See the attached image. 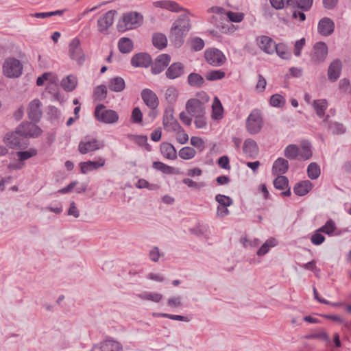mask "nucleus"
Here are the masks:
<instances>
[{"instance_id":"26","label":"nucleus","mask_w":351,"mask_h":351,"mask_svg":"<svg viewBox=\"0 0 351 351\" xmlns=\"http://www.w3.org/2000/svg\"><path fill=\"white\" fill-rule=\"evenodd\" d=\"M47 92L50 95V99L51 101H57L60 104H62L64 101V97L58 88L56 84L50 83L46 88Z\"/></svg>"},{"instance_id":"58","label":"nucleus","mask_w":351,"mask_h":351,"mask_svg":"<svg viewBox=\"0 0 351 351\" xmlns=\"http://www.w3.org/2000/svg\"><path fill=\"white\" fill-rule=\"evenodd\" d=\"M195 111H182L179 117L180 120L186 125H190L192 121V117L195 116V114L191 112H195Z\"/></svg>"},{"instance_id":"52","label":"nucleus","mask_w":351,"mask_h":351,"mask_svg":"<svg viewBox=\"0 0 351 351\" xmlns=\"http://www.w3.org/2000/svg\"><path fill=\"white\" fill-rule=\"evenodd\" d=\"M37 154V151L35 149L31 148L26 151L17 152L16 155L19 156V160L21 162L30 158Z\"/></svg>"},{"instance_id":"29","label":"nucleus","mask_w":351,"mask_h":351,"mask_svg":"<svg viewBox=\"0 0 351 351\" xmlns=\"http://www.w3.org/2000/svg\"><path fill=\"white\" fill-rule=\"evenodd\" d=\"M60 84L66 92L73 91L77 86V78L74 75H69L61 80Z\"/></svg>"},{"instance_id":"55","label":"nucleus","mask_w":351,"mask_h":351,"mask_svg":"<svg viewBox=\"0 0 351 351\" xmlns=\"http://www.w3.org/2000/svg\"><path fill=\"white\" fill-rule=\"evenodd\" d=\"M296 2V8L300 9L303 12H307L311 8L313 0H297Z\"/></svg>"},{"instance_id":"8","label":"nucleus","mask_w":351,"mask_h":351,"mask_svg":"<svg viewBox=\"0 0 351 351\" xmlns=\"http://www.w3.org/2000/svg\"><path fill=\"white\" fill-rule=\"evenodd\" d=\"M195 98L189 99L185 106V110H204V104L209 101L210 97L204 91L197 92Z\"/></svg>"},{"instance_id":"50","label":"nucleus","mask_w":351,"mask_h":351,"mask_svg":"<svg viewBox=\"0 0 351 351\" xmlns=\"http://www.w3.org/2000/svg\"><path fill=\"white\" fill-rule=\"evenodd\" d=\"M215 200L219 203V206H230L233 204L232 199L227 195L217 194L215 196Z\"/></svg>"},{"instance_id":"43","label":"nucleus","mask_w":351,"mask_h":351,"mask_svg":"<svg viewBox=\"0 0 351 351\" xmlns=\"http://www.w3.org/2000/svg\"><path fill=\"white\" fill-rule=\"evenodd\" d=\"M320 173V168L316 162H311L308 165L307 174L310 179L315 180L318 178Z\"/></svg>"},{"instance_id":"23","label":"nucleus","mask_w":351,"mask_h":351,"mask_svg":"<svg viewBox=\"0 0 351 351\" xmlns=\"http://www.w3.org/2000/svg\"><path fill=\"white\" fill-rule=\"evenodd\" d=\"M342 69V63L339 59L334 60L329 65L328 69V80L332 82H336L339 77Z\"/></svg>"},{"instance_id":"27","label":"nucleus","mask_w":351,"mask_h":351,"mask_svg":"<svg viewBox=\"0 0 351 351\" xmlns=\"http://www.w3.org/2000/svg\"><path fill=\"white\" fill-rule=\"evenodd\" d=\"M153 4L156 8H164L173 12H178L183 10L178 3L173 1H158Z\"/></svg>"},{"instance_id":"5","label":"nucleus","mask_w":351,"mask_h":351,"mask_svg":"<svg viewBox=\"0 0 351 351\" xmlns=\"http://www.w3.org/2000/svg\"><path fill=\"white\" fill-rule=\"evenodd\" d=\"M16 129V133H19L27 140L38 138L43 132L40 127L28 121L22 122Z\"/></svg>"},{"instance_id":"60","label":"nucleus","mask_w":351,"mask_h":351,"mask_svg":"<svg viewBox=\"0 0 351 351\" xmlns=\"http://www.w3.org/2000/svg\"><path fill=\"white\" fill-rule=\"evenodd\" d=\"M194 123L197 128H204L206 126L207 119L203 114L195 115Z\"/></svg>"},{"instance_id":"19","label":"nucleus","mask_w":351,"mask_h":351,"mask_svg":"<svg viewBox=\"0 0 351 351\" xmlns=\"http://www.w3.org/2000/svg\"><path fill=\"white\" fill-rule=\"evenodd\" d=\"M106 160L102 157H99L97 161L88 160L86 162H81L79 164L80 171L83 174H86L88 172L97 170L100 167L105 165Z\"/></svg>"},{"instance_id":"54","label":"nucleus","mask_w":351,"mask_h":351,"mask_svg":"<svg viewBox=\"0 0 351 351\" xmlns=\"http://www.w3.org/2000/svg\"><path fill=\"white\" fill-rule=\"evenodd\" d=\"M107 88L105 85H99L94 90V97L95 99L101 100L106 97Z\"/></svg>"},{"instance_id":"53","label":"nucleus","mask_w":351,"mask_h":351,"mask_svg":"<svg viewBox=\"0 0 351 351\" xmlns=\"http://www.w3.org/2000/svg\"><path fill=\"white\" fill-rule=\"evenodd\" d=\"M64 10H58L56 11L52 12H36L34 14H32L31 16L33 17H36L38 19H45L47 17L56 16V15H62L64 13Z\"/></svg>"},{"instance_id":"4","label":"nucleus","mask_w":351,"mask_h":351,"mask_svg":"<svg viewBox=\"0 0 351 351\" xmlns=\"http://www.w3.org/2000/svg\"><path fill=\"white\" fill-rule=\"evenodd\" d=\"M23 71L21 62L14 58L7 59L3 65V74L10 78L19 77Z\"/></svg>"},{"instance_id":"63","label":"nucleus","mask_w":351,"mask_h":351,"mask_svg":"<svg viewBox=\"0 0 351 351\" xmlns=\"http://www.w3.org/2000/svg\"><path fill=\"white\" fill-rule=\"evenodd\" d=\"M131 121L143 125L142 111H132Z\"/></svg>"},{"instance_id":"24","label":"nucleus","mask_w":351,"mask_h":351,"mask_svg":"<svg viewBox=\"0 0 351 351\" xmlns=\"http://www.w3.org/2000/svg\"><path fill=\"white\" fill-rule=\"evenodd\" d=\"M289 165L287 159L279 157L274 162L272 172L274 174L282 176L289 170Z\"/></svg>"},{"instance_id":"3","label":"nucleus","mask_w":351,"mask_h":351,"mask_svg":"<svg viewBox=\"0 0 351 351\" xmlns=\"http://www.w3.org/2000/svg\"><path fill=\"white\" fill-rule=\"evenodd\" d=\"M3 141L12 149L25 148L29 144L28 140L25 136L16 133V129L14 132H8Z\"/></svg>"},{"instance_id":"61","label":"nucleus","mask_w":351,"mask_h":351,"mask_svg":"<svg viewBox=\"0 0 351 351\" xmlns=\"http://www.w3.org/2000/svg\"><path fill=\"white\" fill-rule=\"evenodd\" d=\"M182 182L189 187L200 189L206 186L204 182H196L190 178H184Z\"/></svg>"},{"instance_id":"64","label":"nucleus","mask_w":351,"mask_h":351,"mask_svg":"<svg viewBox=\"0 0 351 351\" xmlns=\"http://www.w3.org/2000/svg\"><path fill=\"white\" fill-rule=\"evenodd\" d=\"M218 165L224 169H230L229 158L227 156H221L217 160Z\"/></svg>"},{"instance_id":"33","label":"nucleus","mask_w":351,"mask_h":351,"mask_svg":"<svg viewBox=\"0 0 351 351\" xmlns=\"http://www.w3.org/2000/svg\"><path fill=\"white\" fill-rule=\"evenodd\" d=\"M153 168L162 172L165 174H178L179 173V170L173 167H170L162 162L155 161L152 164Z\"/></svg>"},{"instance_id":"15","label":"nucleus","mask_w":351,"mask_h":351,"mask_svg":"<svg viewBox=\"0 0 351 351\" xmlns=\"http://www.w3.org/2000/svg\"><path fill=\"white\" fill-rule=\"evenodd\" d=\"M121 344L113 339H106L95 344L90 351H121Z\"/></svg>"},{"instance_id":"28","label":"nucleus","mask_w":351,"mask_h":351,"mask_svg":"<svg viewBox=\"0 0 351 351\" xmlns=\"http://www.w3.org/2000/svg\"><path fill=\"white\" fill-rule=\"evenodd\" d=\"M313 184L309 180H304L298 182L293 187V192L298 196H304L312 189Z\"/></svg>"},{"instance_id":"17","label":"nucleus","mask_w":351,"mask_h":351,"mask_svg":"<svg viewBox=\"0 0 351 351\" xmlns=\"http://www.w3.org/2000/svg\"><path fill=\"white\" fill-rule=\"evenodd\" d=\"M256 45L265 53H274V49L276 47L275 41L267 36H260L256 38Z\"/></svg>"},{"instance_id":"45","label":"nucleus","mask_w":351,"mask_h":351,"mask_svg":"<svg viewBox=\"0 0 351 351\" xmlns=\"http://www.w3.org/2000/svg\"><path fill=\"white\" fill-rule=\"evenodd\" d=\"M274 185L276 189H285L288 187L289 180L286 176L278 175L274 180Z\"/></svg>"},{"instance_id":"41","label":"nucleus","mask_w":351,"mask_h":351,"mask_svg":"<svg viewBox=\"0 0 351 351\" xmlns=\"http://www.w3.org/2000/svg\"><path fill=\"white\" fill-rule=\"evenodd\" d=\"M275 51L282 59L288 60L291 57L290 53L287 51V46L283 43H276V47L274 49V53Z\"/></svg>"},{"instance_id":"36","label":"nucleus","mask_w":351,"mask_h":351,"mask_svg":"<svg viewBox=\"0 0 351 351\" xmlns=\"http://www.w3.org/2000/svg\"><path fill=\"white\" fill-rule=\"evenodd\" d=\"M125 81L121 77H116L110 80L108 87L115 92H120L125 88Z\"/></svg>"},{"instance_id":"48","label":"nucleus","mask_w":351,"mask_h":351,"mask_svg":"<svg viewBox=\"0 0 351 351\" xmlns=\"http://www.w3.org/2000/svg\"><path fill=\"white\" fill-rule=\"evenodd\" d=\"M335 229V223L332 219H329L326 222V223L323 226L318 229V231H320L323 233H325L330 236L334 232Z\"/></svg>"},{"instance_id":"12","label":"nucleus","mask_w":351,"mask_h":351,"mask_svg":"<svg viewBox=\"0 0 351 351\" xmlns=\"http://www.w3.org/2000/svg\"><path fill=\"white\" fill-rule=\"evenodd\" d=\"M104 146L101 141L95 138L81 141L78 145V151L82 154L96 151Z\"/></svg>"},{"instance_id":"37","label":"nucleus","mask_w":351,"mask_h":351,"mask_svg":"<svg viewBox=\"0 0 351 351\" xmlns=\"http://www.w3.org/2000/svg\"><path fill=\"white\" fill-rule=\"evenodd\" d=\"M172 112L173 111H165L167 114ZM163 124L165 128L169 127L170 129L173 130V131H177L181 128L178 121L173 118L172 113L169 114V117H168V114H167L166 118L163 119Z\"/></svg>"},{"instance_id":"42","label":"nucleus","mask_w":351,"mask_h":351,"mask_svg":"<svg viewBox=\"0 0 351 351\" xmlns=\"http://www.w3.org/2000/svg\"><path fill=\"white\" fill-rule=\"evenodd\" d=\"M138 298L143 300L159 302L162 298V295L158 293L144 292L139 294Z\"/></svg>"},{"instance_id":"46","label":"nucleus","mask_w":351,"mask_h":351,"mask_svg":"<svg viewBox=\"0 0 351 351\" xmlns=\"http://www.w3.org/2000/svg\"><path fill=\"white\" fill-rule=\"evenodd\" d=\"M195 150L191 147H182L179 151V156L184 160H190L195 156Z\"/></svg>"},{"instance_id":"25","label":"nucleus","mask_w":351,"mask_h":351,"mask_svg":"<svg viewBox=\"0 0 351 351\" xmlns=\"http://www.w3.org/2000/svg\"><path fill=\"white\" fill-rule=\"evenodd\" d=\"M243 152L249 157L252 158H255L258 152V145L256 141L251 138L246 139L243 143Z\"/></svg>"},{"instance_id":"31","label":"nucleus","mask_w":351,"mask_h":351,"mask_svg":"<svg viewBox=\"0 0 351 351\" xmlns=\"http://www.w3.org/2000/svg\"><path fill=\"white\" fill-rule=\"evenodd\" d=\"M152 44L158 49H163L167 45V38L162 33H154L152 36Z\"/></svg>"},{"instance_id":"13","label":"nucleus","mask_w":351,"mask_h":351,"mask_svg":"<svg viewBox=\"0 0 351 351\" xmlns=\"http://www.w3.org/2000/svg\"><path fill=\"white\" fill-rule=\"evenodd\" d=\"M313 51L312 61L317 64L324 62L328 52L327 45L324 42H317L313 47Z\"/></svg>"},{"instance_id":"21","label":"nucleus","mask_w":351,"mask_h":351,"mask_svg":"<svg viewBox=\"0 0 351 351\" xmlns=\"http://www.w3.org/2000/svg\"><path fill=\"white\" fill-rule=\"evenodd\" d=\"M335 29V23L332 19L328 17L322 18L318 23L317 30L319 34L328 36Z\"/></svg>"},{"instance_id":"57","label":"nucleus","mask_w":351,"mask_h":351,"mask_svg":"<svg viewBox=\"0 0 351 351\" xmlns=\"http://www.w3.org/2000/svg\"><path fill=\"white\" fill-rule=\"evenodd\" d=\"M167 305L171 308H178L182 306V297L180 295L173 296L167 300Z\"/></svg>"},{"instance_id":"34","label":"nucleus","mask_w":351,"mask_h":351,"mask_svg":"<svg viewBox=\"0 0 351 351\" xmlns=\"http://www.w3.org/2000/svg\"><path fill=\"white\" fill-rule=\"evenodd\" d=\"M300 154V148L298 145L295 144H289L288 145L285 150L284 155L285 156L291 160H294L298 159Z\"/></svg>"},{"instance_id":"2","label":"nucleus","mask_w":351,"mask_h":351,"mask_svg":"<svg viewBox=\"0 0 351 351\" xmlns=\"http://www.w3.org/2000/svg\"><path fill=\"white\" fill-rule=\"evenodd\" d=\"M143 22V15L137 12H128L119 19L117 28L119 32L134 29L140 27Z\"/></svg>"},{"instance_id":"62","label":"nucleus","mask_w":351,"mask_h":351,"mask_svg":"<svg viewBox=\"0 0 351 351\" xmlns=\"http://www.w3.org/2000/svg\"><path fill=\"white\" fill-rule=\"evenodd\" d=\"M313 106L314 110H326L328 108V101L325 99L314 100Z\"/></svg>"},{"instance_id":"14","label":"nucleus","mask_w":351,"mask_h":351,"mask_svg":"<svg viewBox=\"0 0 351 351\" xmlns=\"http://www.w3.org/2000/svg\"><path fill=\"white\" fill-rule=\"evenodd\" d=\"M171 56L169 54L162 53L157 56L154 62L152 63V73L154 75L162 73L169 65Z\"/></svg>"},{"instance_id":"30","label":"nucleus","mask_w":351,"mask_h":351,"mask_svg":"<svg viewBox=\"0 0 351 351\" xmlns=\"http://www.w3.org/2000/svg\"><path fill=\"white\" fill-rule=\"evenodd\" d=\"M160 152L164 157L169 160H175L177 158V152L175 147L169 143H162L160 145Z\"/></svg>"},{"instance_id":"47","label":"nucleus","mask_w":351,"mask_h":351,"mask_svg":"<svg viewBox=\"0 0 351 351\" xmlns=\"http://www.w3.org/2000/svg\"><path fill=\"white\" fill-rule=\"evenodd\" d=\"M269 103L275 108H282L285 104V99L280 94H274L271 96Z\"/></svg>"},{"instance_id":"16","label":"nucleus","mask_w":351,"mask_h":351,"mask_svg":"<svg viewBox=\"0 0 351 351\" xmlns=\"http://www.w3.org/2000/svg\"><path fill=\"white\" fill-rule=\"evenodd\" d=\"M152 63L151 56L147 53H138L131 59V64L134 67L147 68Z\"/></svg>"},{"instance_id":"32","label":"nucleus","mask_w":351,"mask_h":351,"mask_svg":"<svg viewBox=\"0 0 351 351\" xmlns=\"http://www.w3.org/2000/svg\"><path fill=\"white\" fill-rule=\"evenodd\" d=\"M204 77L199 73L193 72L188 75L187 83L191 87L200 88L204 85Z\"/></svg>"},{"instance_id":"6","label":"nucleus","mask_w":351,"mask_h":351,"mask_svg":"<svg viewBox=\"0 0 351 351\" xmlns=\"http://www.w3.org/2000/svg\"><path fill=\"white\" fill-rule=\"evenodd\" d=\"M69 58L75 60L79 65H82L85 62V54L81 47L80 40L77 38H73L69 45Z\"/></svg>"},{"instance_id":"38","label":"nucleus","mask_w":351,"mask_h":351,"mask_svg":"<svg viewBox=\"0 0 351 351\" xmlns=\"http://www.w3.org/2000/svg\"><path fill=\"white\" fill-rule=\"evenodd\" d=\"M128 138L138 144L139 146H144L147 151L151 150V146L147 143V137L145 135L128 134Z\"/></svg>"},{"instance_id":"35","label":"nucleus","mask_w":351,"mask_h":351,"mask_svg":"<svg viewBox=\"0 0 351 351\" xmlns=\"http://www.w3.org/2000/svg\"><path fill=\"white\" fill-rule=\"evenodd\" d=\"M118 48L122 53H128L133 49V42L129 38L123 37L119 40Z\"/></svg>"},{"instance_id":"40","label":"nucleus","mask_w":351,"mask_h":351,"mask_svg":"<svg viewBox=\"0 0 351 351\" xmlns=\"http://www.w3.org/2000/svg\"><path fill=\"white\" fill-rule=\"evenodd\" d=\"M165 96L167 103L172 106L177 100L178 96V90L173 86H170L166 90Z\"/></svg>"},{"instance_id":"59","label":"nucleus","mask_w":351,"mask_h":351,"mask_svg":"<svg viewBox=\"0 0 351 351\" xmlns=\"http://www.w3.org/2000/svg\"><path fill=\"white\" fill-rule=\"evenodd\" d=\"M322 232L318 231V229L311 236V241L313 244L315 245H321L325 240V237L321 234Z\"/></svg>"},{"instance_id":"56","label":"nucleus","mask_w":351,"mask_h":351,"mask_svg":"<svg viewBox=\"0 0 351 351\" xmlns=\"http://www.w3.org/2000/svg\"><path fill=\"white\" fill-rule=\"evenodd\" d=\"M191 49L194 51H199L204 47V41L199 37H195L191 39Z\"/></svg>"},{"instance_id":"9","label":"nucleus","mask_w":351,"mask_h":351,"mask_svg":"<svg viewBox=\"0 0 351 351\" xmlns=\"http://www.w3.org/2000/svg\"><path fill=\"white\" fill-rule=\"evenodd\" d=\"M263 125V119L259 111H252L246 121V128L249 133L255 134L260 132Z\"/></svg>"},{"instance_id":"1","label":"nucleus","mask_w":351,"mask_h":351,"mask_svg":"<svg viewBox=\"0 0 351 351\" xmlns=\"http://www.w3.org/2000/svg\"><path fill=\"white\" fill-rule=\"evenodd\" d=\"M191 28L190 19L186 14H181L173 23L169 39L176 47H180L184 43V38Z\"/></svg>"},{"instance_id":"51","label":"nucleus","mask_w":351,"mask_h":351,"mask_svg":"<svg viewBox=\"0 0 351 351\" xmlns=\"http://www.w3.org/2000/svg\"><path fill=\"white\" fill-rule=\"evenodd\" d=\"M276 245L274 239H268L265 243L258 250L256 254L258 256H262L266 254L271 247H274Z\"/></svg>"},{"instance_id":"11","label":"nucleus","mask_w":351,"mask_h":351,"mask_svg":"<svg viewBox=\"0 0 351 351\" xmlns=\"http://www.w3.org/2000/svg\"><path fill=\"white\" fill-rule=\"evenodd\" d=\"M117 14L114 10L106 12L97 20L98 31L101 33L107 32L108 28L113 24L114 17Z\"/></svg>"},{"instance_id":"18","label":"nucleus","mask_w":351,"mask_h":351,"mask_svg":"<svg viewBox=\"0 0 351 351\" xmlns=\"http://www.w3.org/2000/svg\"><path fill=\"white\" fill-rule=\"evenodd\" d=\"M141 97L144 103L150 110H156L159 101L156 94L149 88H145L141 91Z\"/></svg>"},{"instance_id":"10","label":"nucleus","mask_w":351,"mask_h":351,"mask_svg":"<svg viewBox=\"0 0 351 351\" xmlns=\"http://www.w3.org/2000/svg\"><path fill=\"white\" fill-rule=\"evenodd\" d=\"M227 16L228 18V21L224 19L223 20V21H221L219 23L215 24L216 27L222 33H227L228 32H229V25H231L230 22L240 23L243 21L244 18V15L243 13L233 12L231 11L228 12Z\"/></svg>"},{"instance_id":"44","label":"nucleus","mask_w":351,"mask_h":351,"mask_svg":"<svg viewBox=\"0 0 351 351\" xmlns=\"http://www.w3.org/2000/svg\"><path fill=\"white\" fill-rule=\"evenodd\" d=\"M311 147V143L309 142H306L303 143V145H302V148L300 149V159L306 160L311 158L313 154Z\"/></svg>"},{"instance_id":"7","label":"nucleus","mask_w":351,"mask_h":351,"mask_svg":"<svg viewBox=\"0 0 351 351\" xmlns=\"http://www.w3.org/2000/svg\"><path fill=\"white\" fill-rule=\"evenodd\" d=\"M204 58L208 64L214 66H220L226 60V58L223 52L217 48L206 49L204 52Z\"/></svg>"},{"instance_id":"20","label":"nucleus","mask_w":351,"mask_h":351,"mask_svg":"<svg viewBox=\"0 0 351 351\" xmlns=\"http://www.w3.org/2000/svg\"><path fill=\"white\" fill-rule=\"evenodd\" d=\"M95 117L101 123L112 124L119 119L116 111H94Z\"/></svg>"},{"instance_id":"39","label":"nucleus","mask_w":351,"mask_h":351,"mask_svg":"<svg viewBox=\"0 0 351 351\" xmlns=\"http://www.w3.org/2000/svg\"><path fill=\"white\" fill-rule=\"evenodd\" d=\"M328 130L333 134L341 135L346 132V129L342 123L339 122H330Z\"/></svg>"},{"instance_id":"49","label":"nucleus","mask_w":351,"mask_h":351,"mask_svg":"<svg viewBox=\"0 0 351 351\" xmlns=\"http://www.w3.org/2000/svg\"><path fill=\"white\" fill-rule=\"evenodd\" d=\"M225 75V72L221 70H213L206 73V78L208 81H215L223 79Z\"/></svg>"},{"instance_id":"22","label":"nucleus","mask_w":351,"mask_h":351,"mask_svg":"<svg viewBox=\"0 0 351 351\" xmlns=\"http://www.w3.org/2000/svg\"><path fill=\"white\" fill-rule=\"evenodd\" d=\"M184 73V66L180 62L172 63L165 72L166 77L174 80L181 77Z\"/></svg>"}]
</instances>
